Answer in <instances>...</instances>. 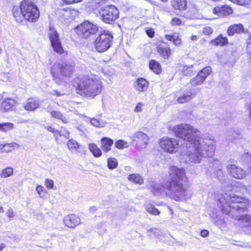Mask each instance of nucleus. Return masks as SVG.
Returning <instances> with one entry per match:
<instances>
[{
    "label": "nucleus",
    "mask_w": 251,
    "mask_h": 251,
    "mask_svg": "<svg viewBox=\"0 0 251 251\" xmlns=\"http://www.w3.org/2000/svg\"><path fill=\"white\" fill-rule=\"evenodd\" d=\"M169 174L170 178L161 188L153 186L151 192L154 195L160 194L164 192L169 198L179 201L187 196L188 181L184 169L175 166H171Z\"/></svg>",
    "instance_id": "f257e3e1"
},
{
    "label": "nucleus",
    "mask_w": 251,
    "mask_h": 251,
    "mask_svg": "<svg viewBox=\"0 0 251 251\" xmlns=\"http://www.w3.org/2000/svg\"><path fill=\"white\" fill-rule=\"evenodd\" d=\"M221 210L223 213L230 216L232 219L241 221L246 223L245 227H251V215H241L242 213L248 210L251 206V201L244 197L234 195L224 202L222 200Z\"/></svg>",
    "instance_id": "f03ea898"
},
{
    "label": "nucleus",
    "mask_w": 251,
    "mask_h": 251,
    "mask_svg": "<svg viewBox=\"0 0 251 251\" xmlns=\"http://www.w3.org/2000/svg\"><path fill=\"white\" fill-rule=\"evenodd\" d=\"M72 85L77 95L90 99L100 94L103 89L102 82L92 74L76 75L73 79Z\"/></svg>",
    "instance_id": "7ed1b4c3"
},
{
    "label": "nucleus",
    "mask_w": 251,
    "mask_h": 251,
    "mask_svg": "<svg viewBox=\"0 0 251 251\" xmlns=\"http://www.w3.org/2000/svg\"><path fill=\"white\" fill-rule=\"evenodd\" d=\"M11 13L15 21L19 24L24 22L35 23L40 17L39 8L33 0H22L19 5H13Z\"/></svg>",
    "instance_id": "20e7f679"
},
{
    "label": "nucleus",
    "mask_w": 251,
    "mask_h": 251,
    "mask_svg": "<svg viewBox=\"0 0 251 251\" xmlns=\"http://www.w3.org/2000/svg\"><path fill=\"white\" fill-rule=\"evenodd\" d=\"M172 131L176 136L185 141L189 148H193L198 152L201 150V137L198 128L190 124L182 123L173 126Z\"/></svg>",
    "instance_id": "39448f33"
},
{
    "label": "nucleus",
    "mask_w": 251,
    "mask_h": 251,
    "mask_svg": "<svg viewBox=\"0 0 251 251\" xmlns=\"http://www.w3.org/2000/svg\"><path fill=\"white\" fill-rule=\"evenodd\" d=\"M75 72V65L66 62H55L50 68L52 80L57 85L67 84Z\"/></svg>",
    "instance_id": "423d86ee"
},
{
    "label": "nucleus",
    "mask_w": 251,
    "mask_h": 251,
    "mask_svg": "<svg viewBox=\"0 0 251 251\" xmlns=\"http://www.w3.org/2000/svg\"><path fill=\"white\" fill-rule=\"evenodd\" d=\"M113 39V36L109 31L103 30L95 39L94 48L99 52H105L112 46Z\"/></svg>",
    "instance_id": "0eeeda50"
},
{
    "label": "nucleus",
    "mask_w": 251,
    "mask_h": 251,
    "mask_svg": "<svg viewBox=\"0 0 251 251\" xmlns=\"http://www.w3.org/2000/svg\"><path fill=\"white\" fill-rule=\"evenodd\" d=\"M100 20L105 24L112 25L120 17L119 9L114 5H107L100 11Z\"/></svg>",
    "instance_id": "6e6552de"
},
{
    "label": "nucleus",
    "mask_w": 251,
    "mask_h": 251,
    "mask_svg": "<svg viewBox=\"0 0 251 251\" xmlns=\"http://www.w3.org/2000/svg\"><path fill=\"white\" fill-rule=\"evenodd\" d=\"M75 33L82 39H87L96 34L99 31V26L89 21H84L75 28Z\"/></svg>",
    "instance_id": "1a4fd4ad"
},
{
    "label": "nucleus",
    "mask_w": 251,
    "mask_h": 251,
    "mask_svg": "<svg viewBox=\"0 0 251 251\" xmlns=\"http://www.w3.org/2000/svg\"><path fill=\"white\" fill-rule=\"evenodd\" d=\"M158 144L164 152L170 154L177 152L181 148L179 140L168 136L160 138Z\"/></svg>",
    "instance_id": "9d476101"
},
{
    "label": "nucleus",
    "mask_w": 251,
    "mask_h": 251,
    "mask_svg": "<svg viewBox=\"0 0 251 251\" xmlns=\"http://www.w3.org/2000/svg\"><path fill=\"white\" fill-rule=\"evenodd\" d=\"M48 36L53 50L59 54L67 55L68 52L63 47L57 31L54 27L50 26Z\"/></svg>",
    "instance_id": "9b49d317"
},
{
    "label": "nucleus",
    "mask_w": 251,
    "mask_h": 251,
    "mask_svg": "<svg viewBox=\"0 0 251 251\" xmlns=\"http://www.w3.org/2000/svg\"><path fill=\"white\" fill-rule=\"evenodd\" d=\"M155 47L156 51L161 58L168 60L172 56V51L168 42L159 40L156 43Z\"/></svg>",
    "instance_id": "f8f14e48"
},
{
    "label": "nucleus",
    "mask_w": 251,
    "mask_h": 251,
    "mask_svg": "<svg viewBox=\"0 0 251 251\" xmlns=\"http://www.w3.org/2000/svg\"><path fill=\"white\" fill-rule=\"evenodd\" d=\"M211 73L212 68L211 67L206 66L203 68L198 73L195 77L190 80V84L193 86L201 85Z\"/></svg>",
    "instance_id": "ddd939ff"
},
{
    "label": "nucleus",
    "mask_w": 251,
    "mask_h": 251,
    "mask_svg": "<svg viewBox=\"0 0 251 251\" xmlns=\"http://www.w3.org/2000/svg\"><path fill=\"white\" fill-rule=\"evenodd\" d=\"M18 104L17 100L13 98L4 99L0 104V110L2 112H8L15 110Z\"/></svg>",
    "instance_id": "4468645a"
},
{
    "label": "nucleus",
    "mask_w": 251,
    "mask_h": 251,
    "mask_svg": "<svg viewBox=\"0 0 251 251\" xmlns=\"http://www.w3.org/2000/svg\"><path fill=\"white\" fill-rule=\"evenodd\" d=\"M226 168L228 174L235 178L241 179L246 176V171L234 164H229Z\"/></svg>",
    "instance_id": "2eb2a0df"
},
{
    "label": "nucleus",
    "mask_w": 251,
    "mask_h": 251,
    "mask_svg": "<svg viewBox=\"0 0 251 251\" xmlns=\"http://www.w3.org/2000/svg\"><path fill=\"white\" fill-rule=\"evenodd\" d=\"M212 12L214 15L226 17L232 15L233 13V9L230 5L224 4L214 7Z\"/></svg>",
    "instance_id": "dca6fc26"
},
{
    "label": "nucleus",
    "mask_w": 251,
    "mask_h": 251,
    "mask_svg": "<svg viewBox=\"0 0 251 251\" xmlns=\"http://www.w3.org/2000/svg\"><path fill=\"white\" fill-rule=\"evenodd\" d=\"M64 225L69 228H74L81 223L80 217L74 214H68L63 219Z\"/></svg>",
    "instance_id": "f3484780"
},
{
    "label": "nucleus",
    "mask_w": 251,
    "mask_h": 251,
    "mask_svg": "<svg viewBox=\"0 0 251 251\" xmlns=\"http://www.w3.org/2000/svg\"><path fill=\"white\" fill-rule=\"evenodd\" d=\"M226 32L229 37L235 34L240 35L245 32V28L243 25L241 23L234 24L228 26Z\"/></svg>",
    "instance_id": "a211bd4d"
},
{
    "label": "nucleus",
    "mask_w": 251,
    "mask_h": 251,
    "mask_svg": "<svg viewBox=\"0 0 251 251\" xmlns=\"http://www.w3.org/2000/svg\"><path fill=\"white\" fill-rule=\"evenodd\" d=\"M196 95V93L192 89L186 90L176 99V102L183 104L189 102Z\"/></svg>",
    "instance_id": "6ab92c4d"
},
{
    "label": "nucleus",
    "mask_w": 251,
    "mask_h": 251,
    "mask_svg": "<svg viewBox=\"0 0 251 251\" xmlns=\"http://www.w3.org/2000/svg\"><path fill=\"white\" fill-rule=\"evenodd\" d=\"M105 3V0H89L88 7L94 14H100V11Z\"/></svg>",
    "instance_id": "aec40b11"
},
{
    "label": "nucleus",
    "mask_w": 251,
    "mask_h": 251,
    "mask_svg": "<svg viewBox=\"0 0 251 251\" xmlns=\"http://www.w3.org/2000/svg\"><path fill=\"white\" fill-rule=\"evenodd\" d=\"M45 128L53 134L56 140L61 137H64L66 139L69 138V132L64 127H61L60 130H57L52 126H48Z\"/></svg>",
    "instance_id": "412c9836"
},
{
    "label": "nucleus",
    "mask_w": 251,
    "mask_h": 251,
    "mask_svg": "<svg viewBox=\"0 0 251 251\" xmlns=\"http://www.w3.org/2000/svg\"><path fill=\"white\" fill-rule=\"evenodd\" d=\"M228 39L223 34H220L209 42V44L214 47H223L228 45Z\"/></svg>",
    "instance_id": "4be33fe9"
},
{
    "label": "nucleus",
    "mask_w": 251,
    "mask_h": 251,
    "mask_svg": "<svg viewBox=\"0 0 251 251\" xmlns=\"http://www.w3.org/2000/svg\"><path fill=\"white\" fill-rule=\"evenodd\" d=\"M149 87V81L144 77H139L136 79L135 84V89L139 93L145 92Z\"/></svg>",
    "instance_id": "5701e85b"
},
{
    "label": "nucleus",
    "mask_w": 251,
    "mask_h": 251,
    "mask_svg": "<svg viewBox=\"0 0 251 251\" xmlns=\"http://www.w3.org/2000/svg\"><path fill=\"white\" fill-rule=\"evenodd\" d=\"M0 152L2 153L11 152L20 147V145L15 142L6 143L4 144L0 143Z\"/></svg>",
    "instance_id": "b1692460"
},
{
    "label": "nucleus",
    "mask_w": 251,
    "mask_h": 251,
    "mask_svg": "<svg viewBox=\"0 0 251 251\" xmlns=\"http://www.w3.org/2000/svg\"><path fill=\"white\" fill-rule=\"evenodd\" d=\"M39 105V102L38 100L35 98L31 97L27 100L24 108L27 111H32L36 109Z\"/></svg>",
    "instance_id": "393cba45"
},
{
    "label": "nucleus",
    "mask_w": 251,
    "mask_h": 251,
    "mask_svg": "<svg viewBox=\"0 0 251 251\" xmlns=\"http://www.w3.org/2000/svg\"><path fill=\"white\" fill-rule=\"evenodd\" d=\"M114 141L108 137H104L100 139V147L102 150L107 153L111 150Z\"/></svg>",
    "instance_id": "a878e982"
},
{
    "label": "nucleus",
    "mask_w": 251,
    "mask_h": 251,
    "mask_svg": "<svg viewBox=\"0 0 251 251\" xmlns=\"http://www.w3.org/2000/svg\"><path fill=\"white\" fill-rule=\"evenodd\" d=\"M164 37L166 40L172 42L175 46H180L182 45V39L177 33L165 34Z\"/></svg>",
    "instance_id": "bb28decb"
},
{
    "label": "nucleus",
    "mask_w": 251,
    "mask_h": 251,
    "mask_svg": "<svg viewBox=\"0 0 251 251\" xmlns=\"http://www.w3.org/2000/svg\"><path fill=\"white\" fill-rule=\"evenodd\" d=\"M150 69L156 75H160L162 73V68L160 64L154 59H151L149 62Z\"/></svg>",
    "instance_id": "cd10ccee"
},
{
    "label": "nucleus",
    "mask_w": 251,
    "mask_h": 251,
    "mask_svg": "<svg viewBox=\"0 0 251 251\" xmlns=\"http://www.w3.org/2000/svg\"><path fill=\"white\" fill-rule=\"evenodd\" d=\"M186 0H172L171 5L175 10L182 11L187 8Z\"/></svg>",
    "instance_id": "c85d7f7f"
},
{
    "label": "nucleus",
    "mask_w": 251,
    "mask_h": 251,
    "mask_svg": "<svg viewBox=\"0 0 251 251\" xmlns=\"http://www.w3.org/2000/svg\"><path fill=\"white\" fill-rule=\"evenodd\" d=\"M68 150L72 152H79L82 146L74 139H69L67 142Z\"/></svg>",
    "instance_id": "c756f323"
},
{
    "label": "nucleus",
    "mask_w": 251,
    "mask_h": 251,
    "mask_svg": "<svg viewBox=\"0 0 251 251\" xmlns=\"http://www.w3.org/2000/svg\"><path fill=\"white\" fill-rule=\"evenodd\" d=\"M127 179L135 184L142 185L144 182L143 177L139 174H131L127 176Z\"/></svg>",
    "instance_id": "7c9ffc66"
},
{
    "label": "nucleus",
    "mask_w": 251,
    "mask_h": 251,
    "mask_svg": "<svg viewBox=\"0 0 251 251\" xmlns=\"http://www.w3.org/2000/svg\"><path fill=\"white\" fill-rule=\"evenodd\" d=\"M89 150L95 157H100L102 155L100 149L95 144L91 143L88 146Z\"/></svg>",
    "instance_id": "2f4dec72"
},
{
    "label": "nucleus",
    "mask_w": 251,
    "mask_h": 251,
    "mask_svg": "<svg viewBox=\"0 0 251 251\" xmlns=\"http://www.w3.org/2000/svg\"><path fill=\"white\" fill-rule=\"evenodd\" d=\"M146 210L151 215L153 216H158L160 212L159 210L156 208L153 204L147 203L144 205Z\"/></svg>",
    "instance_id": "473e14b6"
},
{
    "label": "nucleus",
    "mask_w": 251,
    "mask_h": 251,
    "mask_svg": "<svg viewBox=\"0 0 251 251\" xmlns=\"http://www.w3.org/2000/svg\"><path fill=\"white\" fill-rule=\"evenodd\" d=\"M135 137L139 141L142 142L144 144H147L149 140V138L147 135L142 131L136 132L135 133Z\"/></svg>",
    "instance_id": "72a5a7b5"
},
{
    "label": "nucleus",
    "mask_w": 251,
    "mask_h": 251,
    "mask_svg": "<svg viewBox=\"0 0 251 251\" xmlns=\"http://www.w3.org/2000/svg\"><path fill=\"white\" fill-rule=\"evenodd\" d=\"M13 174V168L11 167H7L2 169L0 174L1 178H7L11 176Z\"/></svg>",
    "instance_id": "f704fd0d"
},
{
    "label": "nucleus",
    "mask_w": 251,
    "mask_h": 251,
    "mask_svg": "<svg viewBox=\"0 0 251 251\" xmlns=\"http://www.w3.org/2000/svg\"><path fill=\"white\" fill-rule=\"evenodd\" d=\"M107 167L110 170L116 169L118 165L117 159L114 157H109L107 158Z\"/></svg>",
    "instance_id": "c9c22d12"
},
{
    "label": "nucleus",
    "mask_w": 251,
    "mask_h": 251,
    "mask_svg": "<svg viewBox=\"0 0 251 251\" xmlns=\"http://www.w3.org/2000/svg\"><path fill=\"white\" fill-rule=\"evenodd\" d=\"M51 116L55 119L61 120L64 123L67 122V119L63 116L62 113L58 110H52L50 112Z\"/></svg>",
    "instance_id": "e433bc0d"
},
{
    "label": "nucleus",
    "mask_w": 251,
    "mask_h": 251,
    "mask_svg": "<svg viewBox=\"0 0 251 251\" xmlns=\"http://www.w3.org/2000/svg\"><path fill=\"white\" fill-rule=\"evenodd\" d=\"M14 128V124L10 122L1 123L0 131L7 132Z\"/></svg>",
    "instance_id": "4c0bfd02"
},
{
    "label": "nucleus",
    "mask_w": 251,
    "mask_h": 251,
    "mask_svg": "<svg viewBox=\"0 0 251 251\" xmlns=\"http://www.w3.org/2000/svg\"><path fill=\"white\" fill-rule=\"evenodd\" d=\"M36 191L41 198H45L48 194V191L42 185H37L36 188Z\"/></svg>",
    "instance_id": "58836bf2"
},
{
    "label": "nucleus",
    "mask_w": 251,
    "mask_h": 251,
    "mask_svg": "<svg viewBox=\"0 0 251 251\" xmlns=\"http://www.w3.org/2000/svg\"><path fill=\"white\" fill-rule=\"evenodd\" d=\"M115 147L119 150H123L128 147L127 142L123 140H118L115 143Z\"/></svg>",
    "instance_id": "ea45409f"
},
{
    "label": "nucleus",
    "mask_w": 251,
    "mask_h": 251,
    "mask_svg": "<svg viewBox=\"0 0 251 251\" xmlns=\"http://www.w3.org/2000/svg\"><path fill=\"white\" fill-rule=\"evenodd\" d=\"M246 44L247 53L250 56V59L251 60V32L246 39Z\"/></svg>",
    "instance_id": "a19ab883"
},
{
    "label": "nucleus",
    "mask_w": 251,
    "mask_h": 251,
    "mask_svg": "<svg viewBox=\"0 0 251 251\" xmlns=\"http://www.w3.org/2000/svg\"><path fill=\"white\" fill-rule=\"evenodd\" d=\"M184 22L182 20L179 18L174 17L173 18L170 22V24L173 26H180L183 25Z\"/></svg>",
    "instance_id": "79ce46f5"
},
{
    "label": "nucleus",
    "mask_w": 251,
    "mask_h": 251,
    "mask_svg": "<svg viewBox=\"0 0 251 251\" xmlns=\"http://www.w3.org/2000/svg\"><path fill=\"white\" fill-rule=\"evenodd\" d=\"M202 33L207 36H210L213 33V29L209 26H205L203 27Z\"/></svg>",
    "instance_id": "37998d69"
},
{
    "label": "nucleus",
    "mask_w": 251,
    "mask_h": 251,
    "mask_svg": "<svg viewBox=\"0 0 251 251\" xmlns=\"http://www.w3.org/2000/svg\"><path fill=\"white\" fill-rule=\"evenodd\" d=\"M228 0L232 2V3H234L236 4L241 5V6H245V5H248L249 3V0Z\"/></svg>",
    "instance_id": "c03bdc74"
},
{
    "label": "nucleus",
    "mask_w": 251,
    "mask_h": 251,
    "mask_svg": "<svg viewBox=\"0 0 251 251\" xmlns=\"http://www.w3.org/2000/svg\"><path fill=\"white\" fill-rule=\"evenodd\" d=\"M66 89H62L61 91L57 90H53L51 93L52 95L55 96L56 97H60L64 96L66 94Z\"/></svg>",
    "instance_id": "a18cd8bd"
},
{
    "label": "nucleus",
    "mask_w": 251,
    "mask_h": 251,
    "mask_svg": "<svg viewBox=\"0 0 251 251\" xmlns=\"http://www.w3.org/2000/svg\"><path fill=\"white\" fill-rule=\"evenodd\" d=\"M45 184L48 189H51L53 188L54 182L52 179L47 178L45 180Z\"/></svg>",
    "instance_id": "49530a36"
},
{
    "label": "nucleus",
    "mask_w": 251,
    "mask_h": 251,
    "mask_svg": "<svg viewBox=\"0 0 251 251\" xmlns=\"http://www.w3.org/2000/svg\"><path fill=\"white\" fill-rule=\"evenodd\" d=\"M147 36L151 38H153L155 35V32L153 28L149 27L147 28L145 30Z\"/></svg>",
    "instance_id": "de8ad7c7"
},
{
    "label": "nucleus",
    "mask_w": 251,
    "mask_h": 251,
    "mask_svg": "<svg viewBox=\"0 0 251 251\" xmlns=\"http://www.w3.org/2000/svg\"><path fill=\"white\" fill-rule=\"evenodd\" d=\"M83 0H62V2L66 5H71L80 2Z\"/></svg>",
    "instance_id": "09e8293b"
},
{
    "label": "nucleus",
    "mask_w": 251,
    "mask_h": 251,
    "mask_svg": "<svg viewBox=\"0 0 251 251\" xmlns=\"http://www.w3.org/2000/svg\"><path fill=\"white\" fill-rule=\"evenodd\" d=\"M144 104L142 102H139L134 108V111L136 113L140 112L143 111V107Z\"/></svg>",
    "instance_id": "8fccbe9b"
},
{
    "label": "nucleus",
    "mask_w": 251,
    "mask_h": 251,
    "mask_svg": "<svg viewBox=\"0 0 251 251\" xmlns=\"http://www.w3.org/2000/svg\"><path fill=\"white\" fill-rule=\"evenodd\" d=\"M200 235L202 237H206L209 235V231L206 229H202L201 231Z\"/></svg>",
    "instance_id": "3c124183"
},
{
    "label": "nucleus",
    "mask_w": 251,
    "mask_h": 251,
    "mask_svg": "<svg viewBox=\"0 0 251 251\" xmlns=\"http://www.w3.org/2000/svg\"><path fill=\"white\" fill-rule=\"evenodd\" d=\"M7 216L9 218H13L14 216V213L12 209H9L7 212Z\"/></svg>",
    "instance_id": "603ef678"
},
{
    "label": "nucleus",
    "mask_w": 251,
    "mask_h": 251,
    "mask_svg": "<svg viewBox=\"0 0 251 251\" xmlns=\"http://www.w3.org/2000/svg\"><path fill=\"white\" fill-rule=\"evenodd\" d=\"M146 0L147 1H148V2H149L150 4H151V5H155V6H157L158 5L157 2L155 1L151 0Z\"/></svg>",
    "instance_id": "864d4df0"
},
{
    "label": "nucleus",
    "mask_w": 251,
    "mask_h": 251,
    "mask_svg": "<svg viewBox=\"0 0 251 251\" xmlns=\"http://www.w3.org/2000/svg\"><path fill=\"white\" fill-rule=\"evenodd\" d=\"M190 39L192 41H196L198 39V36L197 35H193L190 37Z\"/></svg>",
    "instance_id": "5fc2aeb1"
},
{
    "label": "nucleus",
    "mask_w": 251,
    "mask_h": 251,
    "mask_svg": "<svg viewBox=\"0 0 251 251\" xmlns=\"http://www.w3.org/2000/svg\"><path fill=\"white\" fill-rule=\"evenodd\" d=\"M6 247V245L3 244L1 243L0 244V251H2L3 249H4Z\"/></svg>",
    "instance_id": "6e6d98bb"
},
{
    "label": "nucleus",
    "mask_w": 251,
    "mask_h": 251,
    "mask_svg": "<svg viewBox=\"0 0 251 251\" xmlns=\"http://www.w3.org/2000/svg\"><path fill=\"white\" fill-rule=\"evenodd\" d=\"M249 110L250 117L251 118V107L250 108H249Z\"/></svg>",
    "instance_id": "4d7b16f0"
},
{
    "label": "nucleus",
    "mask_w": 251,
    "mask_h": 251,
    "mask_svg": "<svg viewBox=\"0 0 251 251\" xmlns=\"http://www.w3.org/2000/svg\"><path fill=\"white\" fill-rule=\"evenodd\" d=\"M161 1L163 2H166L168 0H160Z\"/></svg>",
    "instance_id": "13d9d810"
},
{
    "label": "nucleus",
    "mask_w": 251,
    "mask_h": 251,
    "mask_svg": "<svg viewBox=\"0 0 251 251\" xmlns=\"http://www.w3.org/2000/svg\"><path fill=\"white\" fill-rule=\"evenodd\" d=\"M211 0L213 1H219L220 0Z\"/></svg>",
    "instance_id": "bf43d9fd"
},
{
    "label": "nucleus",
    "mask_w": 251,
    "mask_h": 251,
    "mask_svg": "<svg viewBox=\"0 0 251 251\" xmlns=\"http://www.w3.org/2000/svg\"><path fill=\"white\" fill-rule=\"evenodd\" d=\"M2 210V208L0 207V210Z\"/></svg>",
    "instance_id": "052dcab7"
},
{
    "label": "nucleus",
    "mask_w": 251,
    "mask_h": 251,
    "mask_svg": "<svg viewBox=\"0 0 251 251\" xmlns=\"http://www.w3.org/2000/svg\"><path fill=\"white\" fill-rule=\"evenodd\" d=\"M2 210V208L0 207V210Z\"/></svg>",
    "instance_id": "680f3d73"
}]
</instances>
